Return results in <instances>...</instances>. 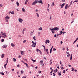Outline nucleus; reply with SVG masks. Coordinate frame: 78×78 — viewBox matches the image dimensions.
Masks as SVG:
<instances>
[{
    "label": "nucleus",
    "instance_id": "obj_1",
    "mask_svg": "<svg viewBox=\"0 0 78 78\" xmlns=\"http://www.w3.org/2000/svg\"><path fill=\"white\" fill-rule=\"evenodd\" d=\"M32 42L33 44L32 45L31 47H35L36 45V43H34V42L33 41H32Z\"/></svg>",
    "mask_w": 78,
    "mask_h": 78
},
{
    "label": "nucleus",
    "instance_id": "obj_2",
    "mask_svg": "<svg viewBox=\"0 0 78 78\" xmlns=\"http://www.w3.org/2000/svg\"><path fill=\"white\" fill-rule=\"evenodd\" d=\"M37 3H38V0H36L34 2L32 3V5H34Z\"/></svg>",
    "mask_w": 78,
    "mask_h": 78
},
{
    "label": "nucleus",
    "instance_id": "obj_3",
    "mask_svg": "<svg viewBox=\"0 0 78 78\" xmlns=\"http://www.w3.org/2000/svg\"><path fill=\"white\" fill-rule=\"evenodd\" d=\"M53 29L54 31V30H59V28H58L57 27H55Z\"/></svg>",
    "mask_w": 78,
    "mask_h": 78
},
{
    "label": "nucleus",
    "instance_id": "obj_4",
    "mask_svg": "<svg viewBox=\"0 0 78 78\" xmlns=\"http://www.w3.org/2000/svg\"><path fill=\"white\" fill-rule=\"evenodd\" d=\"M19 21L20 22V23H22L23 20L21 18H19Z\"/></svg>",
    "mask_w": 78,
    "mask_h": 78
},
{
    "label": "nucleus",
    "instance_id": "obj_5",
    "mask_svg": "<svg viewBox=\"0 0 78 78\" xmlns=\"http://www.w3.org/2000/svg\"><path fill=\"white\" fill-rule=\"evenodd\" d=\"M69 6L68 7V4H66L65 7V9H67V8H69Z\"/></svg>",
    "mask_w": 78,
    "mask_h": 78
},
{
    "label": "nucleus",
    "instance_id": "obj_6",
    "mask_svg": "<svg viewBox=\"0 0 78 78\" xmlns=\"http://www.w3.org/2000/svg\"><path fill=\"white\" fill-rule=\"evenodd\" d=\"M38 3H41V4H42V3H43V2H42V0H40V1H38Z\"/></svg>",
    "mask_w": 78,
    "mask_h": 78
},
{
    "label": "nucleus",
    "instance_id": "obj_7",
    "mask_svg": "<svg viewBox=\"0 0 78 78\" xmlns=\"http://www.w3.org/2000/svg\"><path fill=\"white\" fill-rule=\"evenodd\" d=\"M4 56H5V54H2V56H1L2 58H4Z\"/></svg>",
    "mask_w": 78,
    "mask_h": 78
},
{
    "label": "nucleus",
    "instance_id": "obj_8",
    "mask_svg": "<svg viewBox=\"0 0 78 78\" xmlns=\"http://www.w3.org/2000/svg\"><path fill=\"white\" fill-rule=\"evenodd\" d=\"M22 11L23 12H26V11H25V9H24V8H23V9H22Z\"/></svg>",
    "mask_w": 78,
    "mask_h": 78
},
{
    "label": "nucleus",
    "instance_id": "obj_9",
    "mask_svg": "<svg viewBox=\"0 0 78 78\" xmlns=\"http://www.w3.org/2000/svg\"><path fill=\"white\" fill-rule=\"evenodd\" d=\"M65 5V3H63V4H62V5H61V8H63V7Z\"/></svg>",
    "mask_w": 78,
    "mask_h": 78
},
{
    "label": "nucleus",
    "instance_id": "obj_10",
    "mask_svg": "<svg viewBox=\"0 0 78 78\" xmlns=\"http://www.w3.org/2000/svg\"><path fill=\"white\" fill-rule=\"evenodd\" d=\"M9 12L10 13H11V14H14V11H12V12L10 11Z\"/></svg>",
    "mask_w": 78,
    "mask_h": 78
},
{
    "label": "nucleus",
    "instance_id": "obj_11",
    "mask_svg": "<svg viewBox=\"0 0 78 78\" xmlns=\"http://www.w3.org/2000/svg\"><path fill=\"white\" fill-rule=\"evenodd\" d=\"M2 47L4 48H6V47H7V45H3Z\"/></svg>",
    "mask_w": 78,
    "mask_h": 78
},
{
    "label": "nucleus",
    "instance_id": "obj_12",
    "mask_svg": "<svg viewBox=\"0 0 78 78\" xmlns=\"http://www.w3.org/2000/svg\"><path fill=\"white\" fill-rule=\"evenodd\" d=\"M6 19H9V17L8 16H7L5 17Z\"/></svg>",
    "mask_w": 78,
    "mask_h": 78
},
{
    "label": "nucleus",
    "instance_id": "obj_13",
    "mask_svg": "<svg viewBox=\"0 0 78 78\" xmlns=\"http://www.w3.org/2000/svg\"><path fill=\"white\" fill-rule=\"evenodd\" d=\"M25 29H23V34H24V31H25Z\"/></svg>",
    "mask_w": 78,
    "mask_h": 78
},
{
    "label": "nucleus",
    "instance_id": "obj_14",
    "mask_svg": "<svg viewBox=\"0 0 78 78\" xmlns=\"http://www.w3.org/2000/svg\"><path fill=\"white\" fill-rule=\"evenodd\" d=\"M46 41L48 43H50V40H47Z\"/></svg>",
    "mask_w": 78,
    "mask_h": 78
},
{
    "label": "nucleus",
    "instance_id": "obj_15",
    "mask_svg": "<svg viewBox=\"0 0 78 78\" xmlns=\"http://www.w3.org/2000/svg\"><path fill=\"white\" fill-rule=\"evenodd\" d=\"M72 54H71V57H70V60H72Z\"/></svg>",
    "mask_w": 78,
    "mask_h": 78
},
{
    "label": "nucleus",
    "instance_id": "obj_16",
    "mask_svg": "<svg viewBox=\"0 0 78 78\" xmlns=\"http://www.w3.org/2000/svg\"><path fill=\"white\" fill-rule=\"evenodd\" d=\"M28 0H26V2L25 3V4H27V3H28Z\"/></svg>",
    "mask_w": 78,
    "mask_h": 78
},
{
    "label": "nucleus",
    "instance_id": "obj_17",
    "mask_svg": "<svg viewBox=\"0 0 78 78\" xmlns=\"http://www.w3.org/2000/svg\"><path fill=\"white\" fill-rule=\"evenodd\" d=\"M24 64H25L27 66V67H28V64L27 63H24Z\"/></svg>",
    "mask_w": 78,
    "mask_h": 78
},
{
    "label": "nucleus",
    "instance_id": "obj_18",
    "mask_svg": "<svg viewBox=\"0 0 78 78\" xmlns=\"http://www.w3.org/2000/svg\"><path fill=\"white\" fill-rule=\"evenodd\" d=\"M11 45L12 47H14L15 46V45L13 44L12 43L11 44Z\"/></svg>",
    "mask_w": 78,
    "mask_h": 78
},
{
    "label": "nucleus",
    "instance_id": "obj_19",
    "mask_svg": "<svg viewBox=\"0 0 78 78\" xmlns=\"http://www.w3.org/2000/svg\"><path fill=\"white\" fill-rule=\"evenodd\" d=\"M58 75H59V76H61V73H60L59 72H58Z\"/></svg>",
    "mask_w": 78,
    "mask_h": 78
},
{
    "label": "nucleus",
    "instance_id": "obj_20",
    "mask_svg": "<svg viewBox=\"0 0 78 78\" xmlns=\"http://www.w3.org/2000/svg\"><path fill=\"white\" fill-rule=\"evenodd\" d=\"M13 61H14V62H16V58H13Z\"/></svg>",
    "mask_w": 78,
    "mask_h": 78
},
{
    "label": "nucleus",
    "instance_id": "obj_21",
    "mask_svg": "<svg viewBox=\"0 0 78 78\" xmlns=\"http://www.w3.org/2000/svg\"><path fill=\"white\" fill-rule=\"evenodd\" d=\"M24 52H23V51H21V55H24V53H23H23H24Z\"/></svg>",
    "mask_w": 78,
    "mask_h": 78
},
{
    "label": "nucleus",
    "instance_id": "obj_22",
    "mask_svg": "<svg viewBox=\"0 0 78 78\" xmlns=\"http://www.w3.org/2000/svg\"><path fill=\"white\" fill-rule=\"evenodd\" d=\"M36 14L37 15V17H39V14H38V13H37Z\"/></svg>",
    "mask_w": 78,
    "mask_h": 78
},
{
    "label": "nucleus",
    "instance_id": "obj_23",
    "mask_svg": "<svg viewBox=\"0 0 78 78\" xmlns=\"http://www.w3.org/2000/svg\"><path fill=\"white\" fill-rule=\"evenodd\" d=\"M42 30V27H40V28H39V30Z\"/></svg>",
    "mask_w": 78,
    "mask_h": 78
},
{
    "label": "nucleus",
    "instance_id": "obj_24",
    "mask_svg": "<svg viewBox=\"0 0 78 78\" xmlns=\"http://www.w3.org/2000/svg\"><path fill=\"white\" fill-rule=\"evenodd\" d=\"M1 73V75H4V73H3V72H2V73Z\"/></svg>",
    "mask_w": 78,
    "mask_h": 78
},
{
    "label": "nucleus",
    "instance_id": "obj_25",
    "mask_svg": "<svg viewBox=\"0 0 78 78\" xmlns=\"http://www.w3.org/2000/svg\"><path fill=\"white\" fill-rule=\"evenodd\" d=\"M16 4L17 6H19V4L18 2H16Z\"/></svg>",
    "mask_w": 78,
    "mask_h": 78
},
{
    "label": "nucleus",
    "instance_id": "obj_26",
    "mask_svg": "<svg viewBox=\"0 0 78 78\" xmlns=\"http://www.w3.org/2000/svg\"><path fill=\"white\" fill-rule=\"evenodd\" d=\"M5 37H6V35H4L3 36H2V37H4V38H5Z\"/></svg>",
    "mask_w": 78,
    "mask_h": 78
},
{
    "label": "nucleus",
    "instance_id": "obj_27",
    "mask_svg": "<svg viewBox=\"0 0 78 78\" xmlns=\"http://www.w3.org/2000/svg\"><path fill=\"white\" fill-rule=\"evenodd\" d=\"M36 50H37V53H38V51H39V50H39V49H38L37 48L36 49Z\"/></svg>",
    "mask_w": 78,
    "mask_h": 78
},
{
    "label": "nucleus",
    "instance_id": "obj_28",
    "mask_svg": "<svg viewBox=\"0 0 78 78\" xmlns=\"http://www.w3.org/2000/svg\"><path fill=\"white\" fill-rule=\"evenodd\" d=\"M72 2H73V1H71V2L70 3V5H72Z\"/></svg>",
    "mask_w": 78,
    "mask_h": 78
},
{
    "label": "nucleus",
    "instance_id": "obj_29",
    "mask_svg": "<svg viewBox=\"0 0 78 78\" xmlns=\"http://www.w3.org/2000/svg\"><path fill=\"white\" fill-rule=\"evenodd\" d=\"M41 66H44V63H41Z\"/></svg>",
    "mask_w": 78,
    "mask_h": 78
},
{
    "label": "nucleus",
    "instance_id": "obj_30",
    "mask_svg": "<svg viewBox=\"0 0 78 78\" xmlns=\"http://www.w3.org/2000/svg\"><path fill=\"white\" fill-rule=\"evenodd\" d=\"M72 70L73 72L74 71V69H73V68H72Z\"/></svg>",
    "mask_w": 78,
    "mask_h": 78
},
{
    "label": "nucleus",
    "instance_id": "obj_31",
    "mask_svg": "<svg viewBox=\"0 0 78 78\" xmlns=\"http://www.w3.org/2000/svg\"><path fill=\"white\" fill-rule=\"evenodd\" d=\"M45 50H46V52H47L48 51V49H46Z\"/></svg>",
    "mask_w": 78,
    "mask_h": 78
},
{
    "label": "nucleus",
    "instance_id": "obj_32",
    "mask_svg": "<svg viewBox=\"0 0 78 78\" xmlns=\"http://www.w3.org/2000/svg\"><path fill=\"white\" fill-rule=\"evenodd\" d=\"M51 5H53V6H55V4L54 3V2H53L52 3V4Z\"/></svg>",
    "mask_w": 78,
    "mask_h": 78
},
{
    "label": "nucleus",
    "instance_id": "obj_33",
    "mask_svg": "<svg viewBox=\"0 0 78 78\" xmlns=\"http://www.w3.org/2000/svg\"><path fill=\"white\" fill-rule=\"evenodd\" d=\"M4 67L5 69H6V65H4Z\"/></svg>",
    "mask_w": 78,
    "mask_h": 78
},
{
    "label": "nucleus",
    "instance_id": "obj_34",
    "mask_svg": "<svg viewBox=\"0 0 78 78\" xmlns=\"http://www.w3.org/2000/svg\"><path fill=\"white\" fill-rule=\"evenodd\" d=\"M31 60H32V61H33V62H36V60H34L33 59H32Z\"/></svg>",
    "mask_w": 78,
    "mask_h": 78
},
{
    "label": "nucleus",
    "instance_id": "obj_35",
    "mask_svg": "<svg viewBox=\"0 0 78 78\" xmlns=\"http://www.w3.org/2000/svg\"><path fill=\"white\" fill-rule=\"evenodd\" d=\"M2 42H4V39H2L1 40Z\"/></svg>",
    "mask_w": 78,
    "mask_h": 78
},
{
    "label": "nucleus",
    "instance_id": "obj_36",
    "mask_svg": "<svg viewBox=\"0 0 78 78\" xmlns=\"http://www.w3.org/2000/svg\"><path fill=\"white\" fill-rule=\"evenodd\" d=\"M49 30H51V31H54V30H53V29H51V28H50V29H49Z\"/></svg>",
    "mask_w": 78,
    "mask_h": 78
},
{
    "label": "nucleus",
    "instance_id": "obj_37",
    "mask_svg": "<svg viewBox=\"0 0 78 78\" xmlns=\"http://www.w3.org/2000/svg\"><path fill=\"white\" fill-rule=\"evenodd\" d=\"M33 32L31 31V33L30 34L31 35H33Z\"/></svg>",
    "mask_w": 78,
    "mask_h": 78
},
{
    "label": "nucleus",
    "instance_id": "obj_38",
    "mask_svg": "<svg viewBox=\"0 0 78 78\" xmlns=\"http://www.w3.org/2000/svg\"><path fill=\"white\" fill-rule=\"evenodd\" d=\"M70 56V54H69V55H67V57H69V56Z\"/></svg>",
    "mask_w": 78,
    "mask_h": 78
},
{
    "label": "nucleus",
    "instance_id": "obj_39",
    "mask_svg": "<svg viewBox=\"0 0 78 78\" xmlns=\"http://www.w3.org/2000/svg\"><path fill=\"white\" fill-rule=\"evenodd\" d=\"M39 51H40V53L42 54V52H41V50H39Z\"/></svg>",
    "mask_w": 78,
    "mask_h": 78
},
{
    "label": "nucleus",
    "instance_id": "obj_40",
    "mask_svg": "<svg viewBox=\"0 0 78 78\" xmlns=\"http://www.w3.org/2000/svg\"><path fill=\"white\" fill-rule=\"evenodd\" d=\"M63 73H66V71H65V70H63Z\"/></svg>",
    "mask_w": 78,
    "mask_h": 78
},
{
    "label": "nucleus",
    "instance_id": "obj_41",
    "mask_svg": "<svg viewBox=\"0 0 78 78\" xmlns=\"http://www.w3.org/2000/svg\"><path fill=\"white\" fill-rule=\"evenodd\" d=\"M33 39H34V40H36V37H33Z\"/></svg>",
    "mask_w": 78,
    "mask_h": 78
},
{
    "label": "nucleus",
    "instance_id": "obj_42",
    "mask_svg": "<svg viewBox=\"0 0 78 78\" xmlns=\"http://www.w3.org/2000/svg\"><path fill=\"white\" fill-rule=\"evenodd\" d=\"M2 6H3V5H0V8H2Z\"/></svg>",
    "mask_w": 78,
    "mask_h": 78
},
{
    "label": "nucleus",
    "instance_id": "obj_43",
    "mask_svg": "<svg viewBox=\"0 0 78 78\" xmlns=\"http://www.w3.org/2000/svg\"><path fill=\"white\" fill-rule=\"evenodd\" d=\"M53 50H54V51H56V49L55 48H54L53 49Z\"/></svg>",
    "mask_w": 78,
    "mask_h": 78
},
{
    "label": "nucleus",
    "instance_id": "obj_44",
    "mask_svg": "<svg viewBox=\"0 0 78 78\" xmlns=\"http://www.w3.org/2000/svg\"><path fill=\"white\" fill-rule=\"evenodd\" d=\"M60 33L61 34H62V31H61Z\"/></svg>",
    "mask_w": 78,
    "mask_h": 78
},
{
    "label": "nucleus",
    "instance_id": "obj_45",
    "mask_svg": "<svg viewBox=\"0 0 78 78\" xmlns=\"http://www.w3.org/2000/svg\"><path fill=\"white\" fill-rule=\"evenodd\" d=\"M26 40H24L23 41V43H25V42H26Z\"/></svg>",
    "mask_w": 78,
    "mask_h": 78
},
{
    "label": "nucleus",
    "instance_id": "obj_46",
    "mask_svg": "<svg viewBox=\"0 0 78 78\" xmlns=\"http://www.w3.org/2000/svg\"><path fill=\"white\" fill-rule=\"evenodd\" d=\"M42 73V71H39V73Z\"/></svg>",
    "mask_w": 78,
    "mask_h": 78
},
{
    "label": "nucleus",
    "instance_id": "obj_47",
    "mask_svg": "<svg viewBox=\"0 0 78 78\" xmlns=\"http://www.w3.org/2000/svg\"><path fill=\"white\" fill-rule=\"evenodd\" d=\"M76 42V40H75V41H74V42H73V44H74L75 43V42Z\"/></svg>",
    "mask_w": 78,
    "mask_h": 78
},
{
    "label": "nucleus",
    "instance_id": "obj_48",
    "mask_svg": "<svg viewBox=\"0 0 78 78\" xmlns=\"http://www.w3.org/2000/svg\"><path fill=\"white\" fill-rule=\"evenodd\" d=\"M58 72V69H55V72L56 73Z\"/></svg>",
    "mask_w": 78,
    "mask_h": 78
},
{
    "label": "nucleus",
    "instance_id": "obj_49",
    "mask_svg": "<svg viewBox=\"0 0 78 78\" xmlns=\"http://www.w3.org/2000/svg\"><path fill=\"white\" fill-rule=\"evenodd\" d=\"M5 20L7 22H8V20L7 19H5Z\"/></svg>",
    "mask_w": 78,
    "mask_h": 78
},
{
    "label": "nucleus",
    "instance_id": "obj_50",
    "mask_svg": "<svg viewBox=\"0 0 78 78\" xmlns=\"http://www.w3.org/2000/svg\"><path fill=\"white\" fill-rule=\"evenodd\" d=\"M49 7H50V4H48V8H49Z\"/></svg>",
    "mask_w": 78,
    "mask_h": 78
},
{
    "label": "nucleus",
    "instance_id": "obj_51",
    "mask_svg": "<svg viewBox=\"0 0 78 78\" xmlns=\"http://www.w3.org/2000/svg\"><path fill=\"white\" fill-rule=\"evenodd\" d=\"M53 76H55L56 75V74H55V73H53Z\"/></svg>",
    "mask_w": 78,
    "mask_h": 78
},
{
    "label": "nucleus",
    "instance_id": "obj_52",
    "mask_svg": "<svg viewBox=\"0 0 78 78\" xmlns=\"http://www.w3.org/2000/svg\"><path fill=\"white\" fill-rule=\"evenodd\" d=\"M51 31L53 34H55V32H54V31H53V30H52Z\"/></svg>",
    "mask_w": 78,
    "mask_h": 78
},
{
    "label": "nucleus",
    "instance_id": "obj_53",
    "mask_svg": "<svg viewBox=\"0 0 78 78\" xmlns=\"http://www.w3.org/2000/svg\"><path fill=\"white\" fill-rule=\"evenodd\" d=\"M43 61L42 60L40 61V63H43Z\"/></svg>",
    "mask_w": 78,
    "mask_h": 78
},
{
    "label": "nucleus",
    "instance_id": "obj_54",
    "mask_svg": "<svg viewBox=\"0 0 78 78\" xmlns=\"http://www.w3.org/2000/svg\"><path fill=\"white\" fill-rule=\"evenodd\" d=\"M21 73H23V70H22L21 71Z\"/></svg>",
    "mask_w": 78,
    "mask_h": 78
},
{
    "label": "nucleus",
    "instance_id": "obj_55",
    "mask_svg": "<svg viewBox=\"0 0 78 78\" xmlns=\"http://www.w3.org/2000/svg\"><path fill=\"white\" fill-rule=\"evenodd\" d=\"M17 67H20V66H19V65H17Z\"/></svg>",
    "mask_w": 78,
    "mask_h": 78
},
{
    "label": "nucleus",
    "instance_id": "obj_56",
    "mask_svg": "<svg viewBox=\"0 0 78 78\" xmlns=\"http://www.w3.org/2000/svg\"><path fill=\"white\" fill-rule=\"evenodd\" d=\"M62 2H65V0H62Z\"/></svg>",
    "mask_w": 78,
    "mask_h": 78
},
{
    "label": "nucleus",
    "instance_id": "obj_57",
    "mask_svg": "<svg viewBox=\"0 0 78 78\" xmlns=\"http://www.w3.org/2000/svg\"><path fill=\"white\" fill-rule=\"evenodd\" d=\"M53 69H52L51 72L50 73H52V72H53Z\"/></svg>",
    "mask_w": 78,
    "mask_h": 78
},
{
    "label": "nucleus",
    "instance_id": "obj_58",
    "mask_svg": "<svg viewBox=\"0 0 78 78\" xmlns=\"http://www.w3.org/2000/svg\"><path fill=\"white\" fill-rule=\"evenodd\" d=\"M54 37H56V34H55L54 35Z\"/></svg>",
    "mask_w": 78,
    "mask_h": 78
},
{
    "label": "nucleus",
    "instance_id": "obj_59",
    "mask_svg": "<svg viewBox=\"0 0 78 78\" xmlns=\"http://www.w3.org/2000/svg\"><path fill=\"white\" fill-rule=\"evenodd\" d=\"M78 38H77L76 40H75V41H78Z\"/></svg>",
    "mask_w": 78,
    "mask_h": 78
},
{
    "label": "nucleus",
    "instance_id": "obj_60",
    "mask_svg": "<svg viewBox=\"0 0 78 78\" xmlns=\"http://www.w3.org/2000/svg\"><path fill=\"white\" fill-rule=\"evenodd\" d=\"M29 52L31 53V50H29Z\"/></svg>",
    "mask_w": 78,
    "mask_h": 78
},
{
    "label": "nucleus",
    "instance_id": "obj_61",
    "mask_svg": "<svg viewBox=\"0 0 78 78\" xmlns=\"http://www.w3.org/2000/svg\"><path fill=\"white\" fill-rule=\"evenodd\" d=\"M52 64V62H50V65H51Z\"/></svg>",
    "mask_w": 78,
    "mask_h": 78
},
{
    "label": "nucleus",
    "instance_id": "obj_62",
    "mask_svg": "<svg viewBox=\"0 0 78 78\" xmlns=\"http://www.w3.org/2000/svg\"><path fill=\"white\" fill-rule=\"evenodd\" d=\"M68 66H69V67H71V65H68Z\"/></svg>",
    "mask_w": 78,
    "mask_h": 78
},
{
    "label": "nucleus",
    "instance_id": "obj_63",
    "mask_svg": "<svg viewBox=\"0 0 78 78\" xmlns=\"http://www.w3.org/2000/svg\"><path fill=\"white\" fill-rule=\"evenodd\" d=\"M45 44H47V41H45Z\"/></svg>",
    "mask_w": 78,
    "mask_h": 78
},
{
    "label": "nucleus",
    "instance_id": "obj_64",
    "mask_svg": "<svg viewBox=\"0 0 78 78\" xmlns=\"http://www.w3.org/2000/svg\"><path fill=\"white\" fill-rule=\"evenodd\" d=\"M74 2H78V1L77 0L75 1H74Z\"/></svg>",
    "mask_w": 78,
    "mask_h": 78
}]
</instances>
